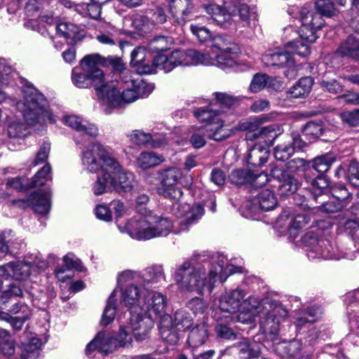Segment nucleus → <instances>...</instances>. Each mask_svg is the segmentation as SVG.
Returning a JSON list of instances; mask_svg holds the SVG:
<instances>
[{
	"instance_id": "22",
	"label": "nucleus",
	"mask_w": 359,
	"mask_h": 359,
	"mask_svg": "<svg viewBox=\"0 0 359 359\" xmlns=\"http://www.w3.org/2000/svg\"><path fill=\"white\" fill-rule=\"evenodd\" d=\"M261 344L250 339H243L225 351L235 349L240 359H255L261 353Z\"/></svg>"
},
{
	"instance_id": "25",
	"label": "nucleus",
	"mask_w": 359,
	"mask_h": 359,
	"mask_svg": "<svg viewBox=\"0 0 359 359\" xmlns=\"http://www.w3.org/2000/svg\"><path fill=\"white\" fill-rule=\"evenodd\" d=\"M262 302L254 297H249L243 301V310L237 315V321L248 324L255 320L256 316L260 315Z\"/></svg>"
},
{
	"instance_id": "4",
	"label": "nucleus",
	"mask_w": 359,
	"mask_h": 359,
	"mask_svg": "<svg viewBox=\"0 0 359 359\" xmlns=\"http://www.w3.org/2000/svg\"><path fill=\"white\" fill-rule=\"evenodd\" d=\"M119 229L133 239L144 241L168 236L172 231L173 224L168 217L146 211L145 215L130 219L124 226H119Z\"/></svg>"
},
{
	"instance_id": "3",
	"label": "nucleus",
	"mask_w": 359,
	"mask_h": 359,
	"mask_svg": "<svg viewBox=\"0 0 359 359\" xmlns=\"http://www.w3.org/2000/svg\"><path fill=\"white\" fill-rule=\"evenodd\" d=\"M182 173L176 168H170L159 172L160 183L156 188L157 193L165 198L176 201L172 205L173 211L175 210L178 217L184 218L180 222V231L189 229V226L195 224L203 215V208L200 205L190 207L188 204L180 205L177 202L182 196V191L178 186L179 180Z\"/></svg>"
},
{
	"instance_id": "18",
	"label": "nucleus",
	"mask_w": 359,
	"mask_h": 359,
	"mask_svg": "<svg viewBox=\"0 0 359 359\" xmlns=\"http://www.w3.org/2000/svg\"><path fill=\"white\" fill-rule=\"evenodd\" d=\"M168 2L169 13L178 25H184L196 18L194 0H168Z\"/></svg>"
},
{
	"instance_id": "44",
	"label": "nucleus",
	"mask_w": 359,
	"mask_h": 359,
	"mask_svg": "<svg viewBox=\"0 0 359 359\" xmlns=\"http://www.w3.org/2000/svg\"><path fill=\"white\" fill-rule=\"evenodd\" d=\"M131 87L135 88L136 93L127 92V93L131 94L130 100L146 97L149 95L154 88L152 83H148L139 79H131Z\"/></svg>"
},
{
	"instance_id": "10",
	"label": "nucleus",
	"mask_w": 359,
	"mask_h": 359,
	"mask_svg": "<svg viewBox=\"0 0 359 359\" xmlns=\"http://www.w3.org/2000/svg\"><path fill=\"white\" fill-rule=\"evenodd\" d=\"M154 62L158 69L168 73L177 66L198 65L210 64L212 62L209 54L189 49L187 50H175L170 53L169 56L163 54L158 55L154 57Z\"/></svg>"
},
{
	"instance_id": "64",
	"label": "nucleus",
	"mask_w": 359,
	"mask_h": 359,
	"mask_svg": "<svg viewBox=\"0 0 359 359\" xmlns=\"http://www.w3.org/2000/svg\"><path fill=\"white\" fill-rule=\"evenodd\" d=\"M343 123L349 126L356 127L359 126V109L351 111H344L340 114Z\"/></svg>"
},
{
	"instance_id": "21",
	"label": "nucleus",
	"mask_w": 359,
	"mask_h": 359,
	"mask_svg": "<svg viewBox=\"0 0 359 359\" xmlns=\"http://www.w3.org/2000/svg\"><path fill=\"white\" fill-rule=\"evenodd\" d=\"M130 64L138 74H148L155 72L157 67L154 65V59L147 56L146 50L142 47L135 48L131 53Z\"/></svg>"
},
{
	"instance_id": "11",
	"label": "nucleus",
	"mask_w": 359,
	"mask_h": 359,
	"mask_svg": "<svg viewBox=\"0 0 359 359\" xmlns=\"http://www.w3.org/2000/svg\"><path fill=\"white\" fill-rule=\"evenodd\" d=\"M128 327L129 323L126 326L121 325L116 337L109 332H99L87 344L86 355L89 356L95 351L103 355H108L120 347L129 346L132 343L133 331Z\"/></svg>"
},
{
	"instance_id": "59",
	"label": "nucleus",
	"mask_w": 359,
	"mask_h": 359,
	"mask_svg": "<svg viewBox=\"0 0 359 359\" xmlns=\"http://www.w3.org/2000/svg\"><path fill=\"white\" fill-rule=\"evenodd\" d=\"M268 82L266 74H257L253 76L249 89L253 93H258L266 87Z\"/></svg>"
},
{
	"instance_id": "1",
	"label": "nucleus",
	"mask_w": 359,
	"mask_h": 359,
	"mask_svg": "<svg viewBox=\"0 0 359 359\" xmlns=\"http://www.w3.org/2000/svg\"><path fill=\"white\" fill-rule=\"evenodd\" d=\"M205 256L193 257L178 265L172 278L181 292H195L203 296L212 292L217 279L224 282L228 275L239 272L233 265L224 264L226 259L223 255L217 257L211 263Z\"/></svg>"
},
{
	"instance_id": "62",
	"label": "nucleus",
	"mask_w": 359,
	"mask_h": 359,
	"mask_svg": "<svg viewBox=\"0 0 359 359\" xmlns=\"http://www.w3.org/2000/svg\"><path fill=\"white\" fill-rule=\"evenodd\" d=\"M346 231L352 238L357 250H359V222L356 220H348L345 224Z\"/></svg>"
},
{
	"instance_id": "35",
	"label": "nucleus",
	"mask_w": 359,
	"mask_h": 359,
	"mask_svg": "<svg viewBox=\"0 0 359 359\" xmlns=\"http://www.w3.org/2000/svg\"><path fill=\"white\" fill-rule=\"evenodd\" d=\"M337 53L359 61V39L348 36L339 46Z\"/></svg>"
},
{
	"instance_id": "58",
	"label": "nucleus",
	"mask_w": 359,
	"mask_h": 359,
	"mask_svg": "<svg viewBox=\"0 0 359 359\" xmlns=\"http://www.w3.org/2000/svg\"><path fill=\"white\" fill-rule=\"evenodd\" d=\"M346 177L349 183L355 188H359V163L352 161L347 170Z\"/></svg>"
},
{
	"instance_id": "41",
	"label": "nucleus",
	"mask_w": 359,
	"mask_h": 359,
	"mask_svg": "<svg viewBox=\"0 0 359 359\" xmlns=\"http://www.w3.org/2000/svg\"><path fill=\"white\" fill-rule=\"evenodd\" d=\"M172 319V326L179 331L189 330L193 325V318L191 314L184 309L176 311Z\"/></svg>"
},
{
	"instance_id": "39",
	"label": "nucleus",
	"mask_w": 359,
	"mask_h": 359,
	"mask_svg": "<svg viewBox=\"0 0 359 359\" xmlns=\"http://www.w3.org/2000/svg\"><path fill=\"white\" fill-rule=\"evenodd\" d=\"M117 295L118 290L114 289L108 299L107 306L102 316L101 324L102 325H108L114 319L116 311L117 310Z\"/></svg>"
},
{
	"instance_id": "6",
	"label": "nucleus",
	"mask_w": 359,
	"mask_h": 359,
	"mask_svg": "<svg viewBox=\"0 0 359 359\" xmlns=\"http://www.w3.org/2000/svg\"><path fill=\"white\" fill-rule=\"evenodd\" d=\"M24 99L16 103V107L22 111V116L31 126L37 123H53L55 120L48 107V102L43 95L32 85H27L22 90Z\"/></svg>"
},
{
	"instance_id": "60",
	"label": "nucleus",
	"mask_w": 359,
	"mask_h": 359,
	"mask_svg": "<svg viewBox=\"0 0 359 359\" xmlns=\"http://www.w3.org/2000/svg\"><path fill=\"white\" fill-rule=\"evenodd\" d=\"M130 280H132L135 285H141V273L126 270L119 274L117 279L119 285Z\"/></svg>"
},
{
	"instance_id": "37",
	"label": "nucleus",
	"mask_w": 359,
	"mask_h": 359,
	"mask_svg": "<svg viewBox=\"0 0 359 359\" xmlns=\"http://www.w3.org/2000/svg\"><path fill=\"white\" fill-rule=\"evenodd\" d=\"M41 345V341L38 337H32L23 342L20 346V359H37Z\"/></svg>"
},
{
	"instance_id": "43",
	"label": "nucleus",
	"mask_w": 359,
	"mask_h": 359,
	"mask_svg": "<svg viewBox=\"0 0 359 359\" xmlns=\"http://www.w3.org/2000/svg\"><path fill=\"white\" fill-rule=\"evenodd\" d=\"M257 203L262 210L269 211L277 205V199L273 191L266 189L262 190L257 197Z\"/></svg>"
},
{
	"instance_id": "2",
	"label": "nucleus",
	"mask_w": 359,
	"mask_h": 359,
	"mask_svg": "<svg viewBox=\"0 0 359 359\" xmlns=\"http://www.w3.org/2000/svg\"><path fill=\"white\" fill-rule=\"evenodd\" d=\"M167 304V297L162 293L153 291L147 293L139 313H133L129 320L128 328L136 340L142 341L147 337L154 320H159L163 327L170 326L172 317L166 313Z\"/></svg>"
},
{
	"instance_id": "28",
	"label": "nucleus",
	"mask_w": 359,
	"mask_h": 359,
	"mask_svg": "<svg viewBox=\"0 0 359 359\" xmlns=\"http://www.w3.org/2000/svg\"><path fill=\"white\" fill-rule=\"evenodd\" d=\"M278 135V129L275 126L270 125L260 128L253 132H248L246 135V139L250 140H259L264 142L267 147H269L273 144Z\"/></svg>"
},
{
	"instance_id": "5",
	"label": "nucleus",
	"mask_w": 359,
	"mask_h": 359,
	"mask_svg": "<svg viewBox=\"0 0 359 359\" xmlns=\"http://www.w3.org/2000/svg\"><path fill=\"white\" fill-rule=\"evenodd\" d=\"M102 63V59L99 54L86 55L81 61V68L72 69V80L79 88L94 86L97 96L102 101L108 81L99 67Z\"/></svg>"
},
{
	"instance_id": "38",
	"label": "nucleus",
	"mask_w": 359,
	"mask_h": 359,
	"mask_svg": "<svg viewBox=\"0 0 359 359\" xmlns=\"http://www.w3.org/2000/svg\"><path fill=\"white\" fill-rule=\"evenodd\" d=\"M312 86L313 79L311 77L302 78L287 92V97L292 99L305 97L310 93Z\"/></svg>"
},
{
	"instance_id": "36",
	"label": "nucleus",
	"mask_w": 359,
	"mask_h": 359,
	"mask_svg": "<svg viewBox=\"0 0 359 359\" xmlns=\"http://www.w3.org/2000/svg\"><path fill=\"white\" fill-rule=\"evenodd\" d=\"M269 155L267 147L255 144L248 151L247 162L252 166H260L265 163Z\"/></svg>"
},
{
	"instance_id": "12",
	"label": "nucleus",
	"mask_w": 359,
	"mask_h": 359,
	"mask_svg": "<svg viewBox=\"0 0 359 359\" xmlns=\"http://www.w3.org/2000/svg\"><path fill=\"white\" fill-rule=\"evenodd\" d=\"M48 266V262L42 259L41 254L31 255L24 261L9 262L0 266V277L6 280L26 281L30 276L44 271Z\"/></svg>"
},
{
	"instance_id": "17",
	"label": "nucleus",
	"mask_w": 359,
	"mask_h": 359,
	"mask_svg": "<svg viewBox=\"0 0 359 359\" xmlns=\"http://www.w3.org/2000/svg\"><path fill=\"white\" fill-rule=\"evenodd\" d=\"M116 289L118 290L117 297L120 294L121 302L131 309L130 318L133 313H139L142 302L144 300L148 293L143 289L142 286L131 283L124 289L118 290V287Z\"/></svg>"
},
{
	"instance_id": "9",
	"label": "nucleus",
	"mask_w": 359,
	"mask_h": 359,
	"mask_svg": "<svg viewBox=\"0 0 359 359\" xmlns=\"http://www.w3.org/2000/svg\"><path fill=\"white\" fill-rule=\"evenodd\" d=\"M81 163L84 169L92 173L120 169L118 161L99 142L90 143L83 150Z\"/></svg>"
},
{
	"instance_id": "51",
	"label": "nucleus",
	"mask_w": 359,
	"mask_h": 359,
	"mask_svg": "<svg viewBox=\"0 0 359 359\" xmlns=\"http://www.w3.org/2000/svg\"><path fill=\"white\" fill-rule=\"evenodd\" d=\"M230 53H222L217 57L213 58L210 56L211 61L210 64H202L203 65H215L222 69H227L233 67L236 61L235 59L231 55H228Z\"/></svg>"
},
{
	"instance_id": "15",
	"label": "nucleus",
	"mask_w": 359,
	"mask_h": 359,
	"mask_svg": "<svg viewBox=\"0 0 359 359\" xmlns=\"http://www.w3.org/2000/svg\"><path fill=\"white\" fill-rule=\"evenodd\" d=\"M304 242L309 246L307 255L309 259L322 258L324 259H352V255L342 252L337 247H334L327 240L318 239L312 232L306 233Z\"/></svg>"
},
{
	"instance_id": "40",
	"label": "nucleus",
	"mask_w": 359,
	"mask_h": 359,
	"mask_svg": "<svg viewBox=\"0 0 359 359\" xmlns=\"http://www.w3.org/2000/svg\"><path fill=\"white\" fill-rule=\"evenodd\" d=\"M14 72L12 68L7 64L4 59L0 60V102H4L6 98V93L3 90L4 86L11 83V79L13 78Z\"/></svg>"
},
{
	"instance_id": "14",
	"label": "nucleus",
	"mask_w": 359,
	"mask_h": 359,
	"mask_svg": "<svg viewBox=\"0 0 359 359\" xmlns=\"http://www.w3.org/2000/svg\"><path fill=\"white\" fill-rule=\"evenodd\" d=\"M195 117L200 122H207L204 126L208 139L216 142L224 141L234 134V130L229 128L220 117L219 113L212 106L201 107L194 111Z\"/></svg>"
},
{
	"instance_id": "27",
	"label": "nucleus",
	"mask_w": 359,
	"mask_h": 359,
	"mask_svg": "<svg viewBox=\"0 0 359 359\" xmlns=\"http://www.w3.org/2000/svg\"><path fill=\"white\" fill-rule=\"evenodd\" d=\"M209 337L208 325L201 322L195 325L190 330L187 338V343L192 351L203 345Z\"/></svg>"
},
{
	"instance_id": "53",
	"label": "nucleus",
	"mask_w": 359,
	"mask_h": 359,
	"mask_svg": "<svg viewBox=\"0 0 359 359\" xmlns=\"http://www.w3.org/2000/svg\"><path fill=\"white\" fill-rule=\"evenodd\" d=\"M274 157L277 161H285L290 158L294 154V148L289 144L285 143L283 137V142L274 148Z\"/></svg>"
},
{
	"instance_id": "57",
	"label": "nucleus",
	"mask_w": 359,
	"mask_h": 359,
	"mask_svg": "<svg viewBox=\"0 0 359 359\" xmlns=\"http://www.w3.org/2000/svg\"><path fill=\"white\" fill-rule=\"evenodd\" d=\"M190 30L191 33L201 42L212 40V32L204 26L191 24L190 25Z\"/></svg>"
},
{
	"instance_id": "7",
	"label": "nucleus",
	"mask_w": 359,
	"mask_h": 359,
	"mask_svg": "<svg viewBox=\"0 0 359 359\" xmlns=\"http://www.w3.org/2000/svg\"><path fill=\"white\" fill-rule=\"evenodd\" d=\"M203 7L217 25L225 29L231 25L233 17L238 16L244 27L257 20L256 7L248 6L245 0H231L228 11L215 4H210Z\"/></svg>"
},
{
	"instance_id": "42",
	"label": "nucleus",
	"mask_w": 359,
	"mask_h": 359,
	"mask_svg": "<svg viewBox=\"0 0 359 359\" xmlns=\"http://www.w3.org/2000/svg\"><path fill=\"white\" fill-rule=\"evenodd\" d=\"M163 158L152 151H143L137 158V163L143 170L149 169L159 165Z\"/></svg>"
},
{
	"instance_id": "54",
	"label": "nucleus",
	"mask_w": 359,
	"mask_h": 359,
	"mask_svg": "<svg viewBox=\"0 0 359 359\" xmlns=\"http://www.w3.org/2000/svg\"><path fill=\"white\" fill-rule=\"evenodd\" d=\"M50 172V166L49 164H46L34 175L31 187H36L44 185L48 180L51 179V177L49 175Z\"/></svg>"
},
{
	"instance_id": "49",
	"label": "nucleus",
	"mask_w": 359,
	"mask_h": 359,
	"mask_svg": "<svg viewBox=\"0 0 359 359\" xmlns=\"http://www.w3.org/2000/svg\"><path fill=\"white\" fill-rule=\"evenodd\" d=\"M212 46L221 50L222 53H233L236 50L235 45L231 39L227 36L217 35L212 36Z\"/></svg>"
},
{
	"instance_id": "30",
	"label": "nucleus",
	"mask_w": 359,
	"mask_h": 359,
	"mask_svg": "<svg viewBox=\"0 0 359 359\" xmlns=\"http://www.w3.org/2000/svg\"><path fill=\"white\" fill-rule=\"evenodd\" d=\"M128 137L133 143L138 145L145 144L151 142V147L160 148L167 144V140L165 137L158 138L140 130H133L128 135Z\"/></svg>"
},
{
	"instance_id": "16",
	"label": "nucleus",
	"mask_w": 359,
	"mask_h": 359,
	"mask_svg": "<svg viewBox=\"0 0 359 359\" xmlns=\"http://www.w3.org/2000/svg\"><path fill=\"white\" fill-rule=\"evenodd\" d=\"M136 93L135 88L128 85L126 89L121 93L113 83H107L106 91L102 100V108L106 114H110L111 109L120 107L125 103H131L137 99L130 100L131 94L127 92Z\"/></svg>"
},
{
	"instance_id": "8",
	"label": "nucleus",
	"mask_w": 359,
	"mask_h": 359,
	"mask_svg": "<svg viewBox=\"0 0 359 359\" xmlns=\"http://www.w3.org/2000/svg\"><path fill=\"white\" fill-rule=\"evenodd\" d=\"M302 25L299 29L300 39L289 42L287 48L292 55H297L301 57L308 56L311 51L307 43H313L318 38L316 31L320 29L324 25V20L319 15H314L312 13L304 15V12H302Z\"/></svg>"
},
{
	"instance_id": "19",
	"label": "nucleus",
	"mask_w": 359,
	"mask_h": 359,
	"mask_svg": "<svg viewBox=\"0 0 359 359\" xmlns=\"http://www.w3.org/2000/svg\"><path fill=\"white\" fill-rule=\"evenodd\" d=\"M271 175L278 182L276 186L280 196H289L297 190V180L277 166L271 165Z\"/></svg>"
},
{
	"instance_id": "20",
	"label": "nucleus",
	"mask_w": 359,
	"mask_h": 359,
	"mask_svg": "<svg viewBox=\"0 0 359 359\" xmlns=\"http://www.w3.org/2000/svg\"><path fill=\"white\" fill-rule=\"evenodd\" d=\"M246 294V292L240 287L226 291L219 298L220 310L227 313H235L241 306L242 300Z\"/></svg>"
},
{
	"instance_id": "63",
	"label": "nucleus",
	"mask_w": 359,
	"mask_h": 359,
	"mask_svg": "<svg viewBox=\"0 0 359 359\" xmlns=\"http://www.w3.org/2000/svg\"><path fill=\"white\" fill-rule=\"evenodd\" d=\"M0 304H6L8 299L14 297H21L22 295V289L15 284H11L7 290L2 291L0 294Z\"/></svg>"
},
{
	"instance_id": "46",
	"label": "nucleus",
	"mask_w": 359,
	"mask_h": 359,
	"mask_svg": "<svg viewBox=\"0 0 359 359\" xmlns=\"http://www.w3.org/2000/svg\"><path fill=\"white\" fill-rule=\"evenodd\" d=\"M316 8L318 13L308 12L305 9H302L300 12V15H302V12L304 11V15L312 13L314 15H319L323 19L321 15L331 17L337 13V10L330 0H317L316 1Z\"/></svg>"
},
{
	"instance_id": "47",
	"label": "nucleus",
	"mask_w": 359,
	"mask_h": 359,
	"mask_svg": "<svg viewBox=\"0 0 359 359\" xmlns=\"http://www.w3.org/2000/svg\"><path fill=\"white\" fill-rule=\"evenodd\" d=\"M75 11L83 16L88 15L93 19H98L101 15V6L95 1L88 4H77Z\"/></svg>"
},
{
	"instance_id": "34",
	"label": "nucleus",
	"mask_w": 359,
	"mask_h": 359,
	"mask_svg": "<svg viewBox=\"0 0 359 359\" xmlns=\"http://www.w3.org/2000/svg\"><path fill=\"white\" fill-rule=\"evenodd\" d=\"M118 170H106L101 172V175L97 176L96 181L92 186V191L94 195L100 196L112 188L113 176Z\"/></svg>"
},
{
	"instance_id": "23",
	"label": "nucleus",
	"mask_w": 359,
	"mask_h": 359,
	"mask_svg": "<svg viewBox=\"0 0 359 359\" xmlns=\"http://www.w3.org/2000/svg\"><path fill=\"white\" fill-rule=\"evenodd\" d=\"M262 60L266 66L285 67L293 64L292 56L287 46L266 52L262 55Z\"/></svg>"
},
{
	"instance_id": "45",
	"label": "nucleus",
	"mask_w": 359,
	"mask_h": 359,
	"mask_svg": "<svg viewBox=\"0 0 359 359\" xmlns=\"http://www.w3.org/2000/svg\"><path fill=\"white\" fill-rule=\"evenodd\" d=\"M189 143L194 149H199L205 145L206 140L205 136L206 135V131L205 130L204 126H192L189 130Z\"/></svg>"
},
{
	"instance_id": "55",
	"label": "nucleus",
	"mask_w": 359,
	"mask_h": 359,
	"mask_svg": "<svg viewBox=\"0 0 359 359\" xmlns=\"http://www.w3.org/2000/svg\"><path fill=\"white\" fill-rule=\"evenodd\" d=\"M171 39L163 36H158L153 39L149 43V48L154 52L163 51L169 48Z\"/></svg>"
},
{
	"instance_id": "26",
	"label": "nucleus",
	"mask_w": 359,
	"mask_h": 359,
	"mask_svg": "<svg viewBox=\"0 0 359 359\" xmlns=\"http://www.w3.org/2000/svg\"><path fill=\"white\" fill-rule=\"evenodd\" d=\"M135 184L133 174L124 171L120 165V169L113 176L112 189L117 193L123 194L131 192Z\"/></svg>"
},
{
	"instance_id": "61",
	"label": "nucleus",
	"mask_w": 359,
	"mask_h": 359,
	"mask_svg": "<svg viewBox=\"0 0 359 359\" xmlns=\"http://www.w3.org/2000/svg\"><path fill=\"white\" fill-rule=\"evenodd\" d=\"M323 133V126L320 123L310 121L307 123L304 128L303 133L310 139L318 137Z\"/></svg>"
},
{
	"instance_id": "13",
	"label": "nucleus",
	"mask_w": 359,
	"mask_h": 359,
	"mask_svg": "<svg viewBox=\"0 0 359 359\" xmlns=\"http://www.w3.org/2000/svg\"><path fill=\"white\" fill-rule=\"evenodd\" d=\"M287 313L283 305L275 301L266 299L262 302L259 315V327L267 339L273 342L278 341L280 324Z\"/></svg>"
},
{
	"instance_id": "50",
	"label": "nucleus",
	"mask_w": 359,
	"mask_h": 359,
	"mask_svg": "<svg viewBox=\"0 0 359 359\" xmlns=\"http://www.w3.org/2000/svg\"><path fill=\"white\" fill-rule=\"evenodd\" d=\"M231 183L242 185L250 183L253 178V172L250 170L240 169L231 172L229 176Z\"/></svg>"
},
{
	"instance_id": "24",
	"label": "nucleus",
	"mask_w": 359,
	"mask_h": 359,
	"mask_svg": "<svg viewBox=\"0 0 359 359\" xmlns=\"http://www.w3.org/2000/svg\"><path fill=\"white\" fill-rule=\"evenodd\" d=\"M165 275L161 266L148 267L141 272V285L148 294L151 288L158 287L165 281Z\"/></svg>"
},
{
	"instance_id": "56",
	"label": "nucleus",
	"mask_w": 359,
	"mask_h": 359,
	"mask_svg": "<svg viewBox=\"0 0 359 359\" xmlns=\"http://www.w3.org/2000/svg\"><path fill=\"white\" fill-rule=\"evenodd\" d=\"M159 329L163 340L171 345H174L177 343L180 337L175 330V327L172 326V323L168 327H163L159 323Z\"/></svg>"
},
{
	"instance_id": "48",
	"label": "nucleus",
	"mask_w": 359,
	"mask_h": 359,
	"mask_svg": "<svg viewBox=\"0 0 359 359\" xmlns=\"http://www.w3.org/2000/svg\"><path fill=\"white\" fill-rule=\"evenodd\" d=\"M336 158L332 154H326L316 157L313 160V168L319 173L327 172L335 161Z\"/></svg>"
},
{
	"instance_id": "31",
	"label": "nucleus",
	"mask_w": 359,
	"mask_h": 359,
	"mask_svg": "<svg viewBox=\"0 0 359 359\" xmlns=\"http://www.w3.org/2000/svg\"><path fill=\"white\" fill-rule=\"evenodd\" d=\"M64 123L77 132L89 136L95 137L98 134V129L94 124L83 121L76 116L72 115L65 117Z\"/></svg>"
},
{
	"instance_id": "52",
	"label": "nucleus",
	"mask_w": 359,
	"mask_h": 359,
	"mask_svg": "<svg viewBox=\"0 0 359 359\" xmlns=\"http://www.w3.org/2000/svg\"><path fill=\"white\" fill-rule=\"evenodd\" d=\"M330 181L328 178L323 175L311 181V190L313 197L316 199V196H320L328 188Z\"/></svg>"
},
{
	"instance_id": "33",
	"label": "nucleus",
	"mask_w": 359,
	"mask_h": 359,
	"mask_svg": "<svg viewBox=\"0 0 359 359\" xmlns=\"http://www.w3.org/2000/svg\"><path fill=\"white\" fill-rule=\"evenodd\" d=\"M57 34L72 42L76 43L81 41L85 36L83 30L72 23L62 22L57 25Z\"/></svg>"
},
{
	"instance_id": "32",
	"label": "nucleus",
	"mask_w": 359,
	"mask_h": 359,
	"mask_svg": "<svg viewBox=\"0 0 359 359\" xmlns=\"http://www.w3.org/2000/svg\"><path fill=\"white\" fill-rule=\"evenodd\" d=\"M331 193L333 197L337 198L341 204H339V207L332 208V203H326L324 204V208L326 211H337L346 206L351 201V194L347 190L345 185L342 184H338L333 186L331 188Z\"/></svg>"
},
{
	"instance_id": "29",
	"label": "nucleus",
	"mask_w": 359,
	"mask_h": 359,
	"mask_svg": "<svg viewBox=\"0 0 359 359\" xmlns=\"http://www.w3.org/2000/svg\"><path fill=\"white\" fill-rule=\"evenodd\" d=\"M29 201L34 210L40 214H47L50 208V194L47 191H35L29 197Z\"/></svg>"
}]
</instances>
